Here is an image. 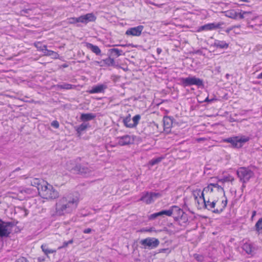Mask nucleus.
Masks as SVG:
<instances>
[{"mask_svg": "<svg viewBox=\"0 0 262 262\" xmlns=\"http://www.w3.org/2000/svg\"><path fill=\"white\" fill-rule=\"evenodd\" d=\"M78 203V199L71 195L60 199L56 204V212L59 215L70 213L75 209Z\"/></svg>", "mask_w": 262, "mask_h": 262, "instance_id": "obj_1", "label": "nucleus"}, {"mask_svg": "<svg viewBox=\"0 0 262 262\" xmlns=\"http://www.w3.org/2000/svg\"><path fill=\"white\" fill-rule=\"evenodd\" d=\"M200 200L203 206L216 213H220L222 212L226 207L227 204V200L226 199L222 201L221 205L216 204L217 200H216L214 198L208 197L207 201H206L205 198H201Z\"/></svg>", "mask_w": 262, "mask_h": 262, "instance_id": "obj_2", "label": "nucleus"}, {"mask_svg": "<svg viewBox=\"0 0 262 262\" xmlns=\"http://www.w3.org/2000/svg\"><path fill=\"white\" fill-rule=\"evenodd\" d=\"M41 186L38 188L39 195L43 199L53 200L59 196L58 192L47 182H42Z\"/></svg>", "mask_w": 262, "mask_h": 262, "instance_id": "obj_3", "label": "nucleus"}, {"mask_svg": "<svg viewBox=\"0 0 262 262\" xmlns=\"http://www.w3.org/2000/svg\"><path fill=\"white\" fill-rule=\"evenodd\" d=\"M204 193H206V197L214 198L218 195L225 194L223 188L218 184L214 183H210L204 188Z\"/></svg>", "mask_w": 262, "mask_h": 262, "instance_id": "obj_4", "label": "nucleus"}, {"mask_svg": "<svg viewBox=\"0 0 262 262\" xmlns=\"http://www.w3.org/2000/svg\"><path fill=\"white\" fill-rule=\"evenodd\" d=\"M181 84L184 87L189 86L193 85L197 86H203V80L200 78H196L195 76H189L187 78H182L180 79Z\"/></svg>", "mask_w": 262, "mask_h": 262, "instance_id": "obj_5", "label": "nucleus"}, {"mask_svg": "<svg viewBox=\"0 0 262 262\" xmlns=\"http://www.w3.org/2000/svg\"><path fill=\"white\" fill-rule=\"evenodd\" d=\"M248 137L245 136H235L227 138L224 140L225 142L230 143L232 146L236 148H241L244 143L249 140Z\"/></svg>", "mask_w": 262, "mask_h": 262, "instance_id": "obj_6", "label": "nucleus"}, {"mask_svg": "<svg viewBox=\"0 0 262 262\" xmlns=\"http://www.w3.org/2000/svg\"><path fill=\"white\" fill-rule=\"evenodd\" d=\"M140 244L143 248L152 249L157 248L159 246L160 242L157 238L154 237H147L141 240Z\"/></svg>", "mask_w": 262, "mask_h": 262, "instance_id": "obj_7", "label": "nucleus"}, {"mask_svg": "<svg viewBox=\"0 0 262 262\" xmlns=\"http://www.w3.org/2000/svg\"><path fill=\"white\" fill-rule=\"evenodd\" d=\"M237 174L244 183L248 181L253 176V172L248 167H241L237 170Z\"/></svg>", "mask_w": 262, "mask_h": 262, "instance_id": "obj_8", "label": "nucleus"}, {"mask_svg": "<svg viewBox=\"0 0 262 262\" xmlns=\"http://www.w3.org/2000/svg\"><path fill=\"white\" fill-rule=\"evenodd\" d=\"M161 193L155 192H147L143 194L140 201L145 202L147 204H150L154 202L157 199L161 197Z\"/></svg>", "mask_w": 262, "mask_h": 262, "instance_id": "obj_9", "label": "nucleus"}, {"mask_svg": "<svg viewBox=\"0 0 262 262\" xmlns=\"http://www.w3.org/2000/svg\"><path fill=\"white\" fill-rule=\"evenodd\" d=\"M74 166L71 169L74 174H86L90 172V170L85 165H74Z\"/></svg>", "mask_w": 262, "mask_h": 262, "instance_id": "obj_10", "label": "nucleus"}, {"mask_svg": "<svg viewBox=\"0 0 262 262\" xmlns=\"http://www.w3.org/2000/svg\"><path fill=\"white\" fill-rule=\"evenodd\" d=\"M11 225L10 222H5L0 219V236H7L9 233V228Z\"/></svg>", "mask_w": 262, "mask_h": 262, "instance_id": "obj_11", "label": "nucleus"}, {"mask_svg": "<svg viewBox=\"0 0 262 262\" xmlns=\"http://www.w3.org/2000/svg\"><path fill=\"white\" fill-rule=\"evenodd\" d=\"M223 24V23H210L207 24L206 25H204L203 26H201L199 29L198 31H210V30H213L216 29L221 28L222 25Z\"/></svg>", "mask_w": 262, "mask_h": 262, "instance_id": "obj_12", "label": "nucleus"}, {"mask_svg": "<svg viewBox=\"0 0 262 262\" xmlns=\"http://www.w3.org/2000/svg\"><path fill=\"white\" fill-rule=\"evenodd\" d=\"M143 29V26H138L136 27L129 28L126 31L125 34L127 35L139 36L141 35Z\"/></svg>", "mask_w": 262, "mask_h": 262, "instance_id": "obj_13", "label": "nucleus"}, {"mask_svg": "<svg viewBox=\"0 0 262 262\" xmlns=\"http://www.w3.org/2000/svg\"><path fill=\"white\" fill-rule=\"evenodd\" d=\"M96 18V17L93 13H88L85 15L79 16V20L80 23L86 24L90 21H94Z\"/></svg>", "mask_w": 262, "mask_h": 262, "instance_id": "obj_14", "label": "nucleus"}, {"mask_svg": "<svg viewBox=\"0 0 262 262\" xmlns=\"http://www.w3.org/2000/svg\"><path fill=\"white\" fill-rule=\"evenodd\" d=\"M86 48L90 50L92 52L95 53L97 55H99L101 54V50L96 45H94L91 43H86Z\"/></svg>", "mask_w": 262, "mask_h": 262, "instance_id": "obj_15", "label": "nucleus"}, {"mask_svg": "<svg viewBox=\"0 0 262 262\" xmlns=\"http://www.w3.org/2000/svg\"><path fill=\"white\" fill-rule=\"evenodd\" d=\"M246 13V12L242 14L237 13L234 11H231L227 12V16L234 19H243L244 17V14Z\"/></svg>", "mask_w": 262, "mask_h": 262, "instance_id": "obj_16", "label": "nucleus"}, {"mask_svg": "<svg viewBox=\"0 0 262 262\" xmlns=\"http://www.w3.org/2000/svg\"><path fill=\"white\" fill-rule=\"evenodd\" d=\"M29 182L31 185L36 187L38 190V188L41 186L42 182H45V181L37 178H32L29 180Z\"/></svg>", "mask_w": 262, "mask_h": 262, "instance_id": "obj_17", "label": "nucleus"}, {"mask_svg": "<svg viewBox=\"0 0 262 262\" xmlns=\"http://www.w3.org/2000/svg\"><path fill=\"white\" fill-rule=\"evenodd\" d=\"M131 142L130 137L128 135H125L120 137L119 139L118 143L121 146L126 145L130 144Z\"/></svg>", "mask_w": 262, "mask_h": 262, "instance_id": "obj_18", "label": "nucleus"}, {"mask_svg": "<svg viewBox=\"0 0 262 262\" xmlns=\"http://www.w3.org/2000/svg\"><path fill=\"white\" fill-rule=\"evenodd\" d=\"M172 125V119L169 117L163 118V126L164 130L169 129Z\"/></svg>", "mask_w": 262, "mask_h": 262, "instance_id": "obj_19", "label": "nucleus"}, {"mask_svg": "<svg viewBox=\"0 0 262 262\" xmlns=\"http://www.w3.org/2000/svg\"><path fill=\"white\" fill-rule=\"evenodd\" d=\"M105 86L103 84L98 85L92 88V89L89 91L90 94L99 93L104 91L105 89Z\"/></svg>", "mask_w": 262, "mask_h": 262, "instance_id": "obj_20", "label": "nucleus"}, {"mask_svg": "<svg viewBox=\"0 0 262 262\" xmlns=\"http://www.w3.org/2000/svg\"><path fill=\"white\" fill-rule=\"evenodd\" d=\"M213 46L217 48L227 49L229 45L225 41L215 40L213 43Z\"/></svg>", "mask_w": 262, "mask_h": 262, "instance_id": "obj_21", "label": "nucleus"}, {"mask_svg": "<svg viewBox=\"0 0 262 262\" xmlns=\"http://www.w3.org/2000/svg\"><path fill=\"white\" fill-rule=\"evenodd\" d=\"M40 50L43 53L44 55L46 56H53L55 58H56V56H58L57 53L53 51L48 50L47 46L46 45L42 46Z\"/></svg>", "mask_w": 262, "mask_h": 262, "instance_id": "obj_22", "label": "nucleus"}, {"mask_svg": "<svg viewBox=\"0 0 262 262\" xmlns=\"http://www.w3.org/2000/svg\"><path fill=\"white\" fill-rule=\"evenodd\" d=\"M192 194L195 200L198 199L199 198H200V199L205 198L204 195H206V193H204V189L203 191H201V189H196L193 191Z\"/></svg>", "mask_w": 262, "mask_h": 262, "instance_id": "obj_23", "label": "nucleus"}, {"mask_svg": "<svg viewBox=\"0 0 262 262\" xmlns=\"http://www.w3.org/2000/svg\"><path fill=\"white\" fill-rule=\"evenodd\" d=\"M41 249L43 253L47 256L49 254L54 253L56 252V250L55 249H50L48 247V245L46 244H42L41 246Z\"/></svg>", "mask_w": 262, "mask_h": 262, "instance_id": "obj_24", "label": "nucleus"}, {"mask_svg": "<svg viewBox=\"0 0 262 262\" xmlns=\"http://www.w3.org/2000/svg\"><path fill=\"white\" fill-rule=\"evenodd\" d=\"M172 211L173 214L176 215L174 217L177 219L182 217L184 214L183 210L176 206H172Z\"/></svg>", "mask_w": 262, "mask_h": 262, "instance_id": "obj_25", "label": "nucleus"}, {"mask_svg": "<svg viewBox=\"0 0 262 262\" xmlns=\"http://www.w3.org/2000/svg\"><path fill=\"white\" fill-rule=\"evenodd\" d=\"M243 249L247 254H252L254 250V248L250 243H245L243 246Z\"/></svg>", "mask_w": 262, "mask_h": 262, "instance_id": "obj_26", "label": "nucleus"}, {"mask_svg": "<svg viewBox=\"0 0 262 262\" xmlns=\"http://www.w3.org/2000/svg\"><path fill=\"white\" fill-rule=\"evenodd\" d=\"M95 116L93 114H82L80 119L83 121H87L93 119Z\"/></svg>", "mask_w": 262, "mask_h": 262, "instance_id": "obj_27", "label": "nucleus"}, {"mask_svg": "<svg viewBox=\"0 0 262 262\" xmlns=\"http://www.w3.org/2000/svg\"><path fill=\"white\" fill-rule=\"evenodd\" d=\"M123 123L125 126H126L127 127H133V125H132V123L131 122V117L130 114H129L128 116H127L123 119Z\"/></svg>", "mask_w": 262, "mask_h": 262, "instance_id": "obj_28", "label": "nucleus"}, {"mask_svg": "<svg viewBox=\"0 0 262 262\" xmlns=\"http://www.w3.org/2000/svg\"><path fill=\"white\" fill-rule=\"evenodd\" d=\"M103 63L108 66H115V62L113 58L108 57L105 59L102 60Z\"/></svg>", "mask_w": 262, "mask_h": 262, "instance_id": "obj_29", "label": "nucleus"}, {"mask_svg": "<svg viewBox=\"0 0 262 262\" xmlns=\"http://www.w3.org/2000/svg\"><path fill=\"white\" fill-rule=\"evenodd\" d=\"M159 213L160 216L165 215L166 216H170L172 215V214H173L172 207L169 210H162L160 211Z\"/></svg>", "mask_w": 262, "mask_h": 262, "instance_id": "obj_30", "label": "nucleus"}, {"mask_svg": "<svg viewBox=\"0 0 262 262\" xmlns=\"http://www.w3.org/2000/svg\"><path fill=\"white\" fill-rule=\"evenodd\" d=\"M257 231L259 234H262V218L259 219L255 225Z\"/></svg>", "mask_w": 262, "mask_h": 262, "instance_id": "obj_31", "label": "nucleus"}, {"mask_svg": "<svg viewBox=\"0 0 262 262\" xmlns=\"http://www.w3.org/2000/svg\"><path fill=\"white\" fill-rule=\"evenodd\" d=\"M88 124L83 123L80 124L76 129L78 133L80 134L82 132L84 131L88 127Z\"/></svg>", "mask_w": 262, "mask_h": 262, "instance_id": "obj_32", "label": "nucleus"}, {"mask_svg": "<svg viewBox=\"0 0 262 262\" xmlns=\"http://www.w3.org/2000/svg\"><path fill=\"white\" fill-rule=\"evenodd\" d=\"M58 87L61 89L70 90L74 87V86L71 84L65 83L62 84L58 85Z\"/></svg>", "mask_w": 262, "mask_h": 262, "instance_id": "obj_33", "label": "nucleus"}, {"mask_svg": "<svg viewBox=\"0 0 262 262\" xmlns=\"http://www.w3.org/2000/svg\"><path fill=\"white\" fill-rule=\"evenodd\" d=\"M141 119V116L140 115H136L133 118V123L132 125H133V127H136L138 124L139 123V121Z\"/></svg>", "mask_w": 262, "mask_h": 262, "instance_id": "obj_34", "label": "nucleus"}, {"mask_svg": "<svg viewBox=\"0 0 262 262\" xmlns=\"http://www.w3.org/2000/svg\"><path fill=\"white\" fill-rule=\"evenodd\" d=\"M164 159L163 157H159L152 159L149 163V164H158V163L161 162L162 160Z\"/></svg>", "mask_w": 262, "mask_h": 262, "instance_id": "obj_35", "label": "nucleus"}, {"mask_svg": "<svg viewBox=\"0 0 262 262\" xmlns=\"http://www.w3.org/2000/svg\"><path fill=\"white\" fill-rule=\"evenodd\" d=\"M110 51L112 53H114L115 55H116L117 57L120 56L122 54V50H119L118 49H116V48L111 49L110 50Z\"/></svg>", "mask_w": 262, "mask_h": 262, "instance_id": "obj_36", "label": "nucleus"}, {"mask_svg": "<svg viewBox=\"0 0 262 262\" xmlns=\"http://www.w3.org/2000/svg\"><path fill=\"white\" fill-rule=\"evenodd\" d=\"M68 22L69 24H75L76 23L80 22L79 20V17H71L68 19Z\"/></svg>", "mask_w": 262, "mask_h": 262, "instance_id": "obj_37", "label": "nucleus"}, {"mask_svg": "<svg viewBox=\"0 0 262 262\" xmlns=\"http://www.w3.org/2000/svg\"><path fill=\"white\" fill-rule=\"evenodd\" d=\"M73 243V239H71L68 242H64L63 243V245L62 246H60V247H58V249H61L62 248H65L66 247H67L69 244H71Z\"/></svg>", "mask_w": 262, "mask_h": 262, "instance_id": "obj_38", "label": "nucleus"}, {"mask_svg": "<svg viewBox=\"0 0 262 262\" xmlns=\"http://www.w3.org/2000/svg\"><path fill=\"white\" fill-rule=\"evenodd\" d=\"M234 180V178L231 176H228L224 178L223 179L220 180L219 182H232Z\"/></svg>", "mask_w": 262, "mask_h": 262, "instance_id": "obj_39", "label": "nucleus"}, {"mask_svg": "<svg viewBox=\"0 0 262 262\" xmlns=\"http://www.w3.org/2000/svg\"><path fill=\"white\" fill-rule=\"evenodd\" d=\"M155 231L154 230V228H143L140 231L141 232H152Z\"/></svg>", "mask_w": 262, "mask_h": 262, "instance_id": "obj_40", "label": "nucleus"}, {"mask_svg": "<svg viewBox=\"0 0 262 262\" xmlns=\"http://www.w3.org/2000/svg\"><path fill=\"white\" fill-rule=\"evenodd\" d=\"M51 125L55 128H58L59 126V123L57 121H53L51 123Z\"/></svg>", "mask_w": 262, "mask_h": 262, "instance_id": "obj_41", "label": "nucleus"}, {"mask_svg": "<svg viewBox=\"0 0 262 262\" xmlns=\"http://www.w3.org/2000/svg\"><path fill=\"white\" fill-rule=\"evenodd\" d=\"M15 262H28V260L26 258L22 257L18 258Z\"/></svg>", "mask_w": 262, "mask_h": 262, "instance_id": "obj_42", "label": "nucleus"}, {"mask_svg": "<svg viewBox=\"0 0 262 262\" xmlns=\"http://www.w3.org/2000/svg\"><path fill=\"white\" fill-rule=\"evenodd\" d=\"M159 214H160L159 212H157V213H155L152 214L150 216V219H154L156 217L160 216Z\"/></svg>", "mask_w": 262, "mask_h": 262, "instance_id": "obj_43", "label": "nucleus"}, {"mask_svg": "<svg viewBox=\"0 0 262 262\" xmlns=\"http://www.w3.org/2000/svg\"><path fill=\"white\" fill-rule=\"evenodd\" d=\"M91 231H92L91 229H90V228H87V229H84V230H83V232H84V233H86V234H88V233H91Z\"/></svg>", "mask_w": 262, "mask_h": 262, "instance_id": "obj_44", "label": "nucleus"}, {"mask_svg": "<svg viewBox=\"0 0 262 262\" xmlns=\"http://www.w3.org/2000/svg\"><path fill=\"white\" fill-rule=\"evenodd\" d=\"M195 200L198 203V204L199 205H200V204L202 205V202H201V200H200V198H199L198 199H195Z\"/></svg>", "mask_w": 262, "mask_h": 262, "instance_id": "obj_45", "label": "nucleus"}, {"mask_svg": "<svg viewBox=\"0 0 262 262\" xmlns=\"http://www.w3.org/2000/svg\"><path fill=\"white\" fill-rule=\"evenodd\" d=\"M162 52V50L160 48H157V52L158 54H160Z\"/></svg>", "mask_w": 262, "mask_h": 262, "instance_id": "obj_46", "label": "nucleus"}, {"mask_svg": "<svg viewBox=\"0 0 262 262\" xmlns=\"http://www.w3.org/2000/svg\"><path fill=\"white\" fill-rule=\"evenodd\" d=\"M257 79H262V72L259 74V75H258V76H257Z\"/></svg>", "mask_w": 262, "mask_h": 262, "instance_id": "obj_47", "label": "nucleus"}, {"mask_svg": "<svg viewBox=\"0 0 262 262\" xmlns=\"http://www.w3.org/2000/svg\"><path fill=\"white\" fill-rule=\"evenodd\" d=\"M256 213V212L255 211H253L252 212V217H253L255 215Z\"/></svg>", "mask_w": 262, "mask_h": 262, "instance_id": "obj_48", "label": "nucleus"}, {"mask_svg": "<svg viewBox=\"0 0 262 262\" xmlns=\"http://www.w3.org/2000/svg\"><path fill=\"white\" fill-rule=\"evenodd\" d=\"M126 45H115V46H122V47H125Z\"/></svg>", "mask_w": 262, "mask_h": 262, "instance_id": "obj_49", "label": "nucleus"}, {"mask_svg": "<svg viewBox=\"0 0 262 262\" xmlns=\"http://www.w3.org/2000/svg\"><path fill=\"white\" fill-rule=\"evenodd\" d=\"M62 67L63 68H67L68 67V65L65 63V64H63V65H62Z\"/></svg>", "mask_w": 262, "mask_h": 262, "instance_id": "obj_50", "label": "nucleus"}, {"mask_svg": "<svg viewBox=\"0 0 262 262\" xmlns=\"http://www.w3.org/2000/svg\"><path fill=\"white\" fill-rule=\"evenodd\" d=\"M102 62H103L102 60V61H101L100 62H99V61H95V63H96L97 64H100V63H102Z\"/></svg>", "mask_w": 262, "mask_h": 262, "instance_id": "obj_51", "label": "nucleus"}, {"mask_svg": "<svg viewBox=\"0 0 262 262\" xmlns=\"http://www.w3.org/2000/svg\"><path fill=\"white\" fill-rule=\"evenodd\" d=\"M212 100H209L208 98H207L206 99H205V101L206 102L207 101H211Z\"/></svg>", "mask_w": 262, "mask_h": 262, "instance_id": "obj_52", "label": "nucleus"}, {"mask_svg": "<svg viewBox=\"0 0 262 262\" xmlns=\"http://www.w3.org/2000/svg\"><path fill=\"white\" fill-rule=\"evenodd\" d=\"M221 203H222V201L221 202H218V201L217 200L216 204H219V205H221Z\"/></svg>", "mask_w": 262, "mask_h": 262, "instance_id": "obj_53", "label": "nucleus"}, {"mask_svg": "<svg viewBox=\"0 0 262 262\" xmlns=\"http://www.w3.org/2000/svg\"><path fill=\"white\" fill-rule=\"evenodd\" d=\"M36 46V47H37L38 49H39L40 50V49H41L42 48V47L37 46Z\"/></svg>", "mask_w": 262, "mask_h": 262, "instance_id": "obj_54", "label": "nucleus"}, {"mask_svg": "<svg viewBox=\"0 0 262 262\" xmlns=\"http://www.w3.org/2000/svg\"><path fill=\"white\" fill-rule=\"evenodd\" d=\"M153 5H156V4H153ZM162 5V4H161V5H156V6H158L159 7H161V6Z\"/></svg>", "mask_w": 262, "mask_h": 262, "instance_id": "obj_55", "label": "nucleus"}, {"mask_svg": "<svg viewBox=\"0 0 262 262\" xmlns=\"http://www.w3.org/2000/svg\"><path fill=\"white\" fill-rule=\"evenodd\" d=\"M24 211L25 212V216H26L28 214L27 211L26 210H25Z\"/></svg>", "mask_w": 262, "mask_h": 262, "instance_id": "obj_56", "label": "nucleus"}, {"mask_svg": "<svg viewBox=\"0 0 262 262\" xmlns=\"http://www.w3.org/2000/svg\"><path fill=\"white\" fill-rule=\"evenodd\" d=\"M242 1H243V2H248L249 1V0H241Z\"/></svg>", "mask_w": 262, "mask_h": 262, "instance_id": "obj_57", "label": "nucleus"}, {"mask_svg": "<svg viewBox=\"0 0 262 262\" xmlns=\"http://www.w3.org/2000/svg\"><path fill=\"white\" fill-rule=\"evenodd\" d=\"M229 74H227L226 75V77L227 78H228V77H229Z\"/></svg>", "mask_w": 262, "mask_h": 262, "instance_id": "obj_58", "label": "nucleus"}]
</instances>
